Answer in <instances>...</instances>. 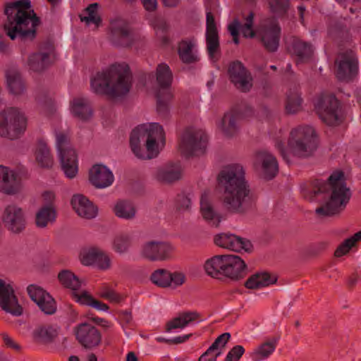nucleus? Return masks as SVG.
Returning a JSON list of instances; mask_svg holds the SVG:
<instances>
[{"label":"nucleus","mask_w":361,"mask_h":361,"mask_svg":"<svg viewBox=\"0 0 361 361\" xmlns=\"http://www.w3.org/2000/svg\"><path fill=\"white\" fill-rule=\"evenodd\" d=\"M244 174L243 166L233 164L224 167L219 175V183L224 188L222 202L227 209L233 213L246 212L257 200Z\"/></svg>","instance_id":"obj_1"},{"label":"nucleus","mask_w":361,"mask_h":361,"mask_svg":"<svg viewBox=\"0 0 361 361\" xmlns=\"http://www.w3.org/2000/svg\"><path fill=\"white\" fill-rule=\"evenodd\" d=\"M5 14L7 20L4 29L11 39L32 40L35 37L39 20L32 9L29 0H17L8 4Z\"/></svg>","instance_id":"obj_2"},{"label":"nucleus","mask_w":361,"mask_h":361,"mask_svg":"<svg viewBox=\"0 0 361 361\" xmlns=\"http://www.w3.org/2000/svg\"><path fill=\"white\" fill-rule=\"evenodd\" d=\"M165 144V132L162 126L158 123L140 124L130 133V149L134 155L140 159L157 157Z\"/></svg>","instance_id":"obj_3"},{"label":"nucleus","mask_w":361,"mask_h":361,"mask_svg":"<svg viewBox=\"0 0 361 361\" xmlns=\"http://www.w3.org/2000/svg\"><path fill=\"white\" fill-rule=\"evenodd\" d=\"M92 90L100 94L116 98L126 94L131 87V75L127 63H116L91 79Z\"/></svg>","instance_id":"obj_4"},{"label":"nucleus","mask_w":361,"mask_h":361,"mask_svg":"<svg viewBox=\"0 0 361 361\" xmlns=\"http://www.w3.org/2000/svg\"><path fill=\"white\" fill-rule=\"evenodd\" d=\"M275 147L288 164L293 163L298 158L309 157L317 147L315 130L310 126H298L290 131L287 145L277 139Z\"/></svg>","instance_id":"obj_5"},{"label":"nucleus","mask_w":361,"mask_h":361,"mask_svg":"<svg viewBox=\"0 0 361 361\" xmlns=\"http://www.w3.org/2000/svg\"><path fill=\"white\" fill-rule=\"evenodd\" d=\"M317 192L325 193L326 199L322 205L316 209L320 216H333L342 212L348 204L351 192L345 183L342 171L334 172L327 182L317 183Z\"/></svg>","instance_id":"obj_6"},{"label":"nucleus","mask_w":361,"mask_h":361,"mask_svg":"<svg viewBox=\"0 0 361 361\" xmlns=\"http://www.w3.org/2000/svg\"><path fill=\"white\" fill-rule=\"evenodd\" d=\"M208 136L201 128L189 127L182 134L179 144L181 155L192 158L203 155L208 147Z\"/></svg>","instance_id":"obj_7"},{"label":"nucleus","mask_w":361,"mask_h":361,"mask_svg":"<svg viewBox=\"0 0 361 361\" xmlns=\"http://www.w3.org/2000/svg\"><path fill=\"white\" fill-rule=\"evenodd\" d=\"M27 128L24 114L16 108H9L0 114V135L14 139L23 133Z\"/></svg>","instance_id":"obj_8"},{"label":"nucleus","mask_w":361,"mask_h":361,"mask_svg":"<svg viewBox=\"0 0 361 361\" xmlns=\"http://www.w3.org/2000/svg\"><path fill=\"white\" fill-rule=\"evenodd\" d=\"M157 82L159 90L157 92V111L163 113L169 109L173 94L169 89L172 82V73L169 66L161 63L157 68Z\"/></svg>","instance_id":"obj_9"},{"label":"nucleus","mask_w":361,"mask_h":361,"mask_svg":"<svg viewBox=\"0 0 361 361\" xmlns=\"http://www.w3.org/2000/svg\"><path fill=\"white\" fill-rule=\"evenodd\" d=\"M199 212L201 218L212 227H219L224 219L214 202L212 192L209 189H205L201 192Z\"/></svg>","instance_id":"obj_10"},{"label":"nucleus","mask_w":361,"mask_h":361,"mask_svg":"<svg viewBox=\"0 0 361 361\" xmlns=\"http://www.w3.org/2000/svg\"><path fill=\"white\" fill-rule=\"evenodd\" d=\"M150 279L153 283L161 288L176 289L183 285L187 280L186 274L181 270L169 271L165 269L155 270Z\"/></svg>","instance_id":"obj_11"},{"label":"nucleus","mask_w":361,"mask_h":361,"mask_svg":"<svg viewBox=\"0 0 361 361\" xmlns=\"http://www.w3.org/2000/svg\"><path fill=\"white\" fill-rule=\"evenodd\" d=\"M338 108V100L333 95L322 96L316 104V109L320 118L329 126L336 125L339 121Z\"/></svg>","instance_id":"obj_12"},{"label":"nucleus","mask_w":361,"mask_h":361,"mask_svg":"<svg viewBox=\"0 0 361 361\" xmlns=\"http://www.w3.org/2000/svg\"><path fill=\"white\" fill-rule=\"evenodd\" d=\"M80 260L85 266H93L101 270L111 267V259L102 250L95 247L84 248L80 251Z\"/></svg>","instance_id":"obj_13"},{"label":"nucleus","mask_w":361,"mask_h":361,"mask_svg":"<svg viewBox=\"0 0 361 361\" xmlns=\"http://www.w3.org/2000/svg\"><path fill=\"white\" fill-rule=\"evenodd\" d=\"M173 250V246L167 242L152 240L142 245L141 254L151 261H163L170 257Z\"/></svg>","instance_id":"obj_14"},{"label":"nucleus","mask_w":361,"mask_h":361,"mask_svg":"<svg viewBox=\"0 0 361 361\" xmlns=\"http://www.w3.org/2000/svg\"><path fill=\"white\" fill-rule=\"evenodd\" d=\"M215 244L224 249L234 252H250L252 249L251 242L230 233H222L216 235Z\"/></svg>","instance_id":"obj_15"},{"label":"nucleus","mask_w":361,"mask_h":361,"mask_svg":"<svg viewBox=\"0 0 361 361\" xmlns=\"http://www.w3.org/2000/svg\"><path fill=\"white\" fill-rule=\"evenodd\" d=\"M27 293L32 301L36 303L42 312L46 314H52L56 310V304L51 295L42 287L32 284L27 288Z\"/></svg>","instance_id":"obj_16"},{"label":"nucleus","mask_w":361,"mask_h":361,"mask_svg":"<svg viewBox=\"0 0 361 361\" xmlns=\"http://www.w3.org/2000/svg\"><path fill=\"white\" fill-rule=\"evenodd\" d=\"M89 180L94 188L104 189L113 184L114 176L112 171L106 165L96 164L90 169Z\"/></svg>","instance_id":"obj_17"},{"label":"nucleus","mask_w":361,"mask_h":361,"mask_svg":"<svg viewBox=\"0 0 361 361\" xmlns=\"http://www.w3.org/2000/svg\"><path fill=\"white\" fill-rule=\"evenodd\" d=\"M0 307L6 312L19 316L23 308L18 303L11 286L0 279Z\"/></svg>","instance_id":"obj_18"},{"label":"nucleus","mask_w":361,"mask_h":361,"mask_svg":"<svg viewBox=\"0 0 361 361\" xmlns=\"http://www.w3.org/2000/svg\"><path fill=\"white\" fill-rule=\"evenodd\" d=\"M2 221L10 231L19 233L25 226L24 212L18 206L9 204L4 211Z\"/></svg>","instance_id":"obj_19"},{"label":"nucleus","mask_w":361,"mask_h":361,"mask_svg":"<svg viewBox=\"0 0 361 361\" xmlns=\"http://www.w3.org/2000/svg\"><path fill=\"white\" fill-rule=\"evenodd\" d=\"M228 75L235 86L241 91H248L252 85V78L240 61L231 63L228 68Z\"/></svg>","instance_id":"obj_20"},{"label":"nucleus","mask_w":361,"mask_h":361,"mask_svg":"<svg viewBox=\"0 0 361 361\" xmlns=\"http://www.w3.org/2000/svg\"><path fill=\"white\" fill-rule=\"evenodd\" d=\"M337 63V77L341 80H350L358 73L357 58L353 51L340 56Z\"/></svg>","instance_id":"obj_21"},{"label":"nucleus","mask_w":361,"mask_h":361,"mask_svg":"<svg viewBox=\"0 0 361 361\" xmlns=\"http://www.w3.org/2000/svg\"><path fill=\"white\" fill-rule=\"evenodd\" d=\"M33 154L37 165L42 169H51L54 164V157L47 141L38 138L33 149Z\"/></svg>","instance_id":"obj_22"},{"label":"nucleus","mask_w":361,"mask_h":361,"mask_svg":"<svg viewBox=\"0 0 361 361\" xmlns=\"http://www.w3.org/2000/svg\"><path fill=\"white\" fill-rule=\"evenodd\" d=\"M71 204L75 212L81 218L92 219L98 214L97 207L82 194L73 195Z\"/></svg>","instance_id":"obj_23"},{"label":"nucleus","mask_w":361,"mask_h":361,"mask_svg":"<svg viewBox=\"0 0 361 361\" xmlns=\"http://www.w3.org/2000/svg\"><path fill=\"white\" fill-rule=\"evenodd\" d=\"M247 265L238 255H224L223 276L232 279H239L246 273Z\"/></svg>","instance_id":"obj_24"},{"label":"nucleus","mask_w":361,"mask_h":361,"mask_svg":"<svg viewBox=\"0 0 361 361\" xmlns=\"http://www.w3.org/2000/svg\"><path fill=\"white\" fill-rule=\"evenodd\" d=\"M256 167L266 179L274 178L279 171V165L275 157L267 151L259 152L256 156Z\"/></svg>","instance_id":"obj_25"},{"label":"nucleus","mask_w":361,"mask_h":361,"mask_svg":"<svg viewBox=\"0 0 361 361\" xmlns=\"http://www.w3.org/2000/svg\"><path fill=\"white\" fill-rule=\"evenodd\" d=\"M206 42L209 56L214 61L219 51V41L217 25L210 11H207Z\"/></svg>","instance_id":"obj_26"},{"label":"nucleus","mask_w":361,"mask_h":361,"mask_svg":"<svg viewBox=\"0 0 361 361\" xmlns=\"http://www.w3.org/2000/svg\"><path fill=\"white\" fill-rule=\"evenodd\" d=\"M75 336L79 343L85 348L96 346L101 341L99 331L87 323L80 324L75 328Z\"/></svg>","instance_id":"obj_27"},{"label":"nucleus","mask_w":361,"mask_h":361,"mask_svg":"<svg viewBox=\"0 0 361 361\" xmlns=\"http://www.w3.org/2000/svg\"><path fill=\"white\" fill-rule=\"evenodd\" d=\"M21 185L17 180L15 171L7 166L0 165V191L14 195L20 190Z\"/></svg>","instance_id":"obj_28"},{"label":"nucleus","mask_w":361,"mask_h":361,"mask_svg":"<svg viewBox=\"0 0 361 361\" xmlns=\"http://www.w3.org/2000/svg\"><path fill=\"white\" fill-rule=\"evenodd\" d=\"M61 169L66 178H74L78 172V154L74 148H68L64 154L57 155Z\"/></svg>","instance_id":"obj_29"},{"label":"nucleus","mask_w":361,"mask_h":361,"mask_svg":"<svg viewBox=\"0 0 361 361\" xmlns=\"http://www.w3.org/2000/svg\"><path fill=\"white\" fill-rule=\"evenodd\" d=\"M238 114L236 112L229 111L226 113L216 122V128L219 133L226 138L235 136L238 132Z\"/></svg>","instance_id":"obj_30"},{"label":"nucleus","mask_w":361,"mask_h":361,"mask_svg":"<svg viewBox=\"0 0 361 361\" xmlns=\"http://www.w3.org/2000/svg\"><path fill=\"white\" fill-rule=\"evenodd\" d=\"M252 25L253 14L252 13H249L243 25H240L238 19H235L232 23L228 24V29L233 38L235 44H238L239 43L238 37L239 32H240L243 36L246 38H252L255 36L256 32L254 30Z\"/></svg>","instance_id":"obj_31"},{"label":"nucleus","mask_w":361,"mask_h":361,"mask_svg":"<svg viewBox=\"0 0 361 361\" xmlns=\"http://www.w3.org/2000/svg\"><path fill=\"white\" fill-rule=\"evenodd\" d=\"M277 338H272L258 345L248 353L249 357L253 361H264L267 360L275 351Z\"/></svg>","instance_id":"obj_32"},{"label":"nucleus","mask_w":361,"mask_h":361,"mask_svg":"<svg viewBox=\"0 0 361 361\" xmlns=\"http://www.w3.org/2000/svg\"><path fill=\"white\" fill-rule=\"evenodd\" d=\"M69 110L74 116L82 121L89 119L92 115L87 100L82 97H75L70 102Z\"/></svg>","instance_id":"obj_33"},{"label":"nucleus","mask_w":361,"mask_h":361,"mask_svg":"<svg viewBox=\"0 0 361 361\" xmlns=\"http://www.w3.org/2000/svg\"><path fill=\"white\" fill-rule=\"evenodd\" d=\"M199 317L196 312H185L179 314L176 317L170 321L167 325L169 332H177L178 330L192 324Z\"/></svg>","instance_id":"obj_34"},{"label":"nucleus","mask_w":361,"mask_h":361,"mask_svg":"<svg viewBox=\"0 0 361 361\" xmlns=\"http://www.w3.org/2000/svg\"><path fill=\"white\" fill-rule=\"evenodd\" d=\"M276 282L275 276L267 272H259L252 275L245 282V287L249 289H259L269 286Z\"/></svg>","instance_id":"obj_35"},{"label":"nucleus","mask_w":361,"mask_h":361,"mask_svg":"<svg viewBox=\"0 0 361 361\" xmlns=\"http://www.w3.org/2000/svg\"><path fill=\"white\" fill-rule=\"evenodd\" d=\"M197 41L195 38L182 40L178 45V54L185 63H190L197 59L195 47Z\"/></svg>","instance_id":"obj_36"},{"label":"nucleus","mask_w":361,"mask_h":361,"mask_svg":"<svg viewBox=\"0 0 361 361\" xmlns=\"http://www.w3.org/2000/svg\"><path fill=\"white\" fill-rule=\"evenodd\" d=\"M6 85L9 92L14 95L23 92L25 87L18 71L10 68L6 73Z\"/></svg>","instance_id":"obj_37"},{"label":"nucleus","mask_w":361,"mask_h":361,"mask_svg":"<svg viewBox=\"0 0 361 361\" xmlns=\"http://www.w3.org/2000/svg\"><path fill=\"white\" fill-rule=\"evenodd\" d=\"M224 262V255H215L207 259L203 266L205 273L213 278L223 275Z\"/></svg>","instance_id":"obj_38"},{"label":"nucleus","mask_w":361,"mask_h":361,"mask_svg":"<svg viewBox=\"0 0 361 361\" xmlns=\"http://www.w3.org/2000/svg\"><path fill=\"white\" fill-rule=\"evenodd\" d=\"M53 62L50 54L38 52L33 53L28 56L26 66L31 71H39Z\"/></svg>","instance_id":"obj_39"},{"label":"nucleus","mask_w":361,"mask_h":361,"mask_svg":"<svg viewBox=\"0 0 361 361\" xmlns=\"http://www.w3.org/2000/svg\"><path fill=\"white\" fill-rule=\"evenodd\" d=\"M113 211L118 218L125 220H132L136 215V209L134 204L127 200L117 201L114 205Z\"/></svg>","instance_id":"obj_40"},{"label":"nucleus","mask_w":361,"mask_h":361,"mask_svg":"<svg viewBox=\"0 0 361 361\" xmlns=\"http://www.w3.org/2000/svg\"><path fill=\"white\" fill-rule=\"evenodd\" d=\"M58 279L60 283L72 291L80 288L85 284V281L80 279L72 271L64 269L58 274Z\"/></svg>","instance_id":"obj_41"},{"label":"nucleus","mask_w":361,"mask_h":361,"mask_svg":"<svg viewBox=\"0 0 361 361\" xmlns=\"http://www.w3.org/2000/svg\"><path fill=\"white\" fill-rule=\"evenodd\" d=\"M280 27L278 25H274L266 30L262 37L264 46L270 51H276L279 47Z\"/></svg>","instance_id":"obj_42"},{"label":"nucleus","mask_w":361,"mask_h":361,"mask_svg":"<svg viewBox=\"0 0 361 361\" xmlns=\"http://www.w3.org/2000/svg\"><path fill=\"white\" fill-rule=\"evenodd\" d=\"M56 219V212L52 206H44L36 214L35 224L38 228H45Z\"/></svg>","instance_id":"obj_43"},{"label":"nucleus","mask_w":361,"mask_h":361,"mask_svg":"<svg viewBox=\"0 0 361 361\" xmlns=\"http://www.w3.org/2000/svg\"><path fill=\"white\" fill-rule=\"evenodd\" d=\"M110 28L115 37L121 39L128 40L130 37V29L128 23L123 18H117L111 21Z\"/></svg>","instance_id":"obj_44"},{"label":"nucleus","mask_w":361,"mask_h":361,"mask_svg":"<svg viewBox=\"0 0 361 361\" xmlns=\"http://www.w3.org/2000/svg\"><path fill=\"white\" fill-rule=\"evenodd\" d=\"M302 99L298 90H290L286 95V111L288 114H294L302 109Z\"/></svg>","instance_id":"obj_45"},{"label":"nucleus","mask_w":361,"mask_h":361,"mask_svg":"<svg viewBox=\"0 0 361 361\" xmlns=\"http://www.w3.org/2000/svg\"><path fill=\"white\" fill-rule=\"evenodd\" d=\"M59 328L56 326H39L33 331L35 339L42 342H48L57 336Z\"/></svg>","instance_id":"obj_46"},{"label":"nucleus","mask_w":361,"mask_h":361,"mask_svg":"<svg viewBox=\"0 0 361 361\" xmlns=\"http://www.w3.org/2000/svg\"><path fill=\"white\" fill-rule=\"evenodd\" d=\"M55 147L57 155L64 154L70 146V134L68 131L54 130Z\"/></svg>","instance_id":"obj_47"},{"label":"nucleus","mask_w":361,"mask_h":361,"mask_svg":"<svg viewBox=\"0 0 361 361\" xmlns=\"http://www.w3.org/2000/svg\"><path fill=\"white\" fill-rule=\"evenodd\" d=\"M98 4L94 3L90 4L85 11L84 15L80 16V20L85 22L87 25H94V28H97L100 22L101 19L98 15Z\"/></svg>","instance_id":"obj_48"},{"label":"nucleus","mask_w":361,"mask_h":361,"mask_svg":"<svg viewBox=\"0 0 361 361\" xmlns=\"http://www.w3.org/2000/svg\"><path fill=\"white\" fill-rule=\"evenodd\" d=\"M182 171L179 166L175 165L161 169L159 171L158 178L165 182H172L181 177Z\"/></svg>","instance_id":"obj_49"},{"label":"nucleus","mask_w":361,"mask_h":361,"mask_svg":"<svg viewBox=\"0 0 361 361\" xmlns=\"http://www.w3.org/2000/svg\"><path fill=\"white\" fill-rule=\"evenodd\" d=\"M361 240V230L350 238L345 239L336 250L335 255L337 257H342L355 246L356 243Z\"/></svg>","instance_id":"obj_50"},{"label":"nucleus","mask_w":361,"mask_h":361,"mask_svg":"<svg viewBox=\"0 0 361 361\" xmlns=\"http://www.w3.org/2000/svg\"><path fill=\"white\" fill-rule=\"evenodd\" d=\"M294 53L298 57L297 63L308 59L313 53V48L311 45L303 42H298L294 45Z\"/></svg>","instance_id":"obj_51"},{"label":"nucleus","mask_w":361,"mask_h":361,"mask_svg":"<svg viewBox=\"0 0 361 361\" xmlns=\"http://www.w3.org/2000/svg\"><path fill=\"white\" fill-rule=\"evenodd\" d=\"M99 295L115 304H120L124 300V297L121 294L108 287L103 288L99 293Z\"/></svg>","instance_id":"obj_52"},{"label":"nucleus","mask_w":361,"mask_h":361,"mask_svg":"<svg viewBox=\"0 0 361 361\" xmlns=\"http://www.w3.org/2000/svg\"><path fill=\"white\" fill-rule=\"evenodd\" d=\"M270 11L277 16L283 14L288 8V0H267Z\"/></svg>","instance_id":"obj_53"},{"label":"nucleus","mask_w":361,"mask_h":361,"mask_svg":"<svg viewBox=\"0 0 361 361\" xmlns=\"http://www.w3.org/2000/svg\"><path fill=\"white\" fill-rule=\"evenodd\" d=\"M73 298L74 300L82 305L91 307V304L93 302L94 298L85 290H75L73 291Z\"/></svg>","instance_id":"obj_54"},{"label":"nucleus","mask_w":361,"mask_h":361,"mask_svg":"<svg viewBox=\"0 0 361 361\" xmlns=\"http://www.w3.org/2000/svg\"><path fill=\"white\" fill-rule=\"evenodd\" d=\"M130 243V237L128 235H120L114 240V250L118 253H124L127 251Z\"/></svg>","instance_id":"obj_55"},{"label":"nucleus","mask_w":361,"mask_h":361,"mask_svg":"<svg viewBox=\"0 0 361 361\" xmlns=\"http://www.w3.org/2000/svg\"><path fill=\"white\" fill-rule=\"evenodd\" d=\"M230 338L231 334L229 333H224L214 341L209 348L215 353H218V351H219L221 355L223 353L224 348L226 346Z\"/></svg>","instance_id":"obj_56"},{"label":"nucleus","mask_w":361,"mask_h":361,"mask_svg":"<svg viewBox=\"0 0 361 361\" xmlns=\"http://www.w3.org/2000/svg\"><path fill=\"white\" fill-rule=\"evenodd\" d=\"M244 353L245 349L242 345H235L228 351L224 361H239Z\"/></svg>","instance_id":"obj_57"},{"label":"nucleus","mask_w":361,"mask_h":361,"mask_svg":"<svg viewBox=\"0 0 361 361\" xmlns=\"http://www.w3.org/2000/svg\"><path fill=\"white\" fill-rule=\"evenodd\" d=\"M152 25L157 35L164 33L169 28L168 23L161 18L156 19L153 23H152Z\"/></svg>","instance_id":"obj_58"},{"label":"nucleus","mask_w":361,"mask_h":361,"mask_svg":"<svg viewBox=\"0 0 361 361\" xmlns=\"http://www.w3.org/2000/svg\"><path fill=\"white\" fill-rule=\"evenodd\" d=\"M220 356V352L215 353L212 348H209L199 358L198 361H216Z\"/></svg>","instance_id":"obj_59"},{"label":"nucleus","mask_w":361,"mask_h":361,"mask_svg":"<svg viewBox=\"0 0 361 361\" xmlns=\"http://www.w3.org/2000/svg\"><path fill=\"white\" fill-rule=\"evenodd\" d=\"M192 207V200L188 196L182 197L178 202V209L182 212L188 211Z\"/></svg>","instance_id":"obj_60"},{"label":"nucleus","mask_w":361,"mask_h":361,"mask_svg":"<svg viewBox=\"0 0 361 361\" xmlns=\"http://www.w3.org/2000/svg\"><path fill=\"white\" fill-rule=\"evenodd\" d=\"M91 307L97 310L104 312H109V307L106 304L96 300L95 298H94L93 302L91 304Z\"/></svg>","instance_id":"obj_61"},{"label":"nucleus","mask_w":361,"mask_h":361,"mask_svg":"<svg viewBox=\"0 0 361 361\" xmlns=\"http://www.w3.org/2000/svg\"><path fill=\"white\" fill-rule=\"evenodd\" d=\"M145 10L153 11L157 8V3L156 0H141Z\"/></svg>","instance_id":"obj_62"},{"label":"nucleus","mask_w":361,"mask_h":361,"mask_svg":"<svg viewBox=\"0 0 361 361\" xmlns=\"http://www.w3.org/2000/svg\"><path fill=\"white\" fill-rule=\"evenodd\" d=\"M120 317L122 322L128 324H130L133 319L131 312L127 310L121 311L120 312Z\"/></svg>","instance_id":"obj_63"},{"label":"nucleus","mask_w":361,"mask_h":361,"mask_svg":"<svg viewBox=\"0 0 361 361\" xmlns=\"http://www.w3.org/2000/svg\"><path fill=\"white\" fill-rule=\"evenodd\" d=\"M93 320L96 324H97L98 325H100L101 326H102L104 329H109L111 326V322H109V321H107L104 319L94 318Z\"/></svg>","instance_id":"obj_64"}]
</instances>
